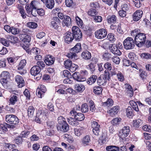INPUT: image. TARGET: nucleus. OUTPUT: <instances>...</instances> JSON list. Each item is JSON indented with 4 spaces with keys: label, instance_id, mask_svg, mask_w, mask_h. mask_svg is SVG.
<instances>
[{
    "label": "nucleus",
    "instance_id": "obj_22",
    "mask_svg": "<svg viewBox=\"0 0 151 151\" xmlns=\"http://www.w3.org/2000/svg\"><path fill=\"white\" fill-rule=\"evenodd\" d=\"M91 127L93 129V132H99L101 127L97 122L94 121L91 123Z\"/></svg>",
    "mask_w": 151,
    "mask_h": 151
},
{
    "label": "nucleus",
    "instance_id": "obj_64",
    "mask_svg": "<svg viewBox=\"0 0 151 151\" xmlns=\"http://www.w3.org/2000/svg\"><path fill=\"white\" fill-rule=\"evenodd\" d=\"M142 129L145 131L151 132V126L150 125H145L144 126Z\"/></svg>",
    "mask_w": 151,
    "mask_h": 151
},
{
    "label": "nucleus",
    "instance_id": "obj_61",
    "mask_svg": "<svg viewBox=\"0 0 151 151\" xmlns=\"http://www.w3.org/2000/svg\"><path fill=\"white\" fill-rule=\"evenodd\" d=\"M87 68L92 73H93L95 70V65L92 63H90V64L87 65Z\"/></svg>",
    "mask_w": 151,
    "mask_h": 151
},
{
    "label": "nucleus",
    "instance_id": "obj_53",
    "mask_svg": "<svg viewBox=\"0 0 151 151\" xmlns=\"http://www.w3.org/2000/svg\"><path fill=\"white\" fill-rule=\"evenodd\" d=\"M143 123V121L140 119L135 120L134 122V126L136 128L138 127Z\"/></svg>",
    "mask_w": 151,
    "mask_h": 151
},
{
    "label": "nucleus",
    "instance_id": "obj_34",
    "mask_svg": "<svg viewBox=\"0 0 151 151\" xmlns=\"http://www.w3.org/2000/svg\"><path fill=\"white\" fill-rule=\"evenodd\" d=\"M9 79L1 78L0 82L3 86L5 88H7L9 86Z\"/></svg>",
    "mask_w": 151,
    "mask_h": 151
},
{
    "label": "nucleus",
    "instance_id": "obj_45",
    "mask_svg": "<svg viewBox=\"0 0 151 151\" xmlns=\"http://www.w3.org/2000/svg\"><path fill=\"white\" fill-rule=\"evenodd\" d=\"M27 26L30 28L35 29L38 25L37 23L34 22H29L27 23Z\"/></svg>",
    "mask_w": 151,
    "mask_h": 151
},
{
    "label": "nucleus",
    "instance_id": "obj_52",
    "mask_svg": "<svg viewBox=\"0 0 151 151\" xmlns=\"http://www.w3.org/2000/svg\"><path fill=\"white\" fill-rule=\"evenodd\" d=\"M98 13L97 12L95 9L91 8L88 12V14L89 15L91 16H94Z\"/></svg>",
    "mask_w": 151,
    "mask_h": 151
},
{
    "label": "nucleus",
    "instance_id": "obj_18",
    "mask_svg": "<svg viewBox=\"0 0 151 151\" xmlns=\"http://www.w3.org/2000/svg\"><path fill=\"white\" fill-rule=\"evenodd\" d=\"M129 103L133 109L136 111H139L138 105L139 106L143 105V104L139 101H137L136 103L134 101L132 100L130 101Z\"/></svg>",
    "mask_w": 151,
    "mask_h": 151
},
{
    "label": "nucleus",
    "instance_id": "obj_15",
    "mask_svg": "<svg viewBox=\"0 0 151 151\" xmlns=\"http://www.w3.org/2000/svg\"><path fill=\"white\" fill-rule=\"evenodd\" d=\"M44 60L47 65H50L54 63L55 59L52 56L48 55L45 57Z\"/></svg>",
    "mask_w": 151,
    "mask_h": 151
},
{
    "label": "nucleus",
    "instance_id": "obj_39",
    "mask_svg": "<svg viewBox=\"0 0 151 151\" xmlns=\"http://www.w3.org/2000/svg\"><path fill=\"white\" fill-rule=\"evenodd\" d=\"M117 17L114 15L108 17L107 18V22L108 23L112 24L115 23L116 22Z\"/></svg>",
    "mask_w": 151,
    "mask_h": 151
},
{
    "label": "nucleus",
    "instance_id": "obj_55",
    "mask_svg": "<svg viewBox=\"0 0 151 151\" xmlns=\"http://www.w3.org/2000/svg\"><path fill=\"white\" fill-rule=\"evenodd\" d=\"M25 9L27 12L28 14H31L33 15L32 14L33 9L31 6V5L27 4L25 7Z\"/></svg>",
    "mask_w": 151,
    "mask_h": 151
},
{
    "label": "nucleus",
    "instance_id": "obj_19",
    "mask_svg": "<svg viewBox=\"0 0 151 151\" xmlns=\"http://www.w3.org/2000/svg\"><path fill=\"white\" fill-rule=\"evenodd\" d=\"M20 39L25 44L27 45L30 41L31 37L29 35L26 34H22L21 36Z\"/></svg>",
    "mask_w": 151,
    "mask_h": 151
},
{
    "label": "nucleus",
    "instance_id": "obj_26",
    "mask_svg": "<svg viewBox=\"0 0 151 151\" xmlns=\"http://www.w3.org/2000/svg\"><path fill=\"white\" fill-rule=\"evenodd\" d=\"M129 133H118V135L120 138V142L124 143L126 140L125 138L127 136Z\"/></svg>",
    "mask_w": 151,
    "mask_h": 151
},
{
    "label": "nucleus",
    "instance_id": "obj_63",
    "mask_svg": "<svg viewBox=\"0 0 151 151\" xmlns=\"http://www.w3.org/2000/svg\"><path fill=\"white\" fill-rule=\"evenodd\" d=\"M64 64L66 68L68 69L72 63L70 60H67L64 61Z\"/></svg>",
    "mask_w": 151,
    "mask_h": 151
},
{
    "label": "nucleus",
    "instance_id": "obj_6",
    "mask_svg": "<svg viewBox=\"0 0 151 151\" xmlns=\"http://www.w3.org/2000/svg\"><path fill=\"white\" fill-rule=\"evenodd\" d=\"M104 74L103 76H101L98 78L97 82L99 86L104 85L107 81V80H109L110 79L109 73L108 71H104Z\"/></svg>",
    "mask_w": 151,
    "mask_h": 151
},
{
    "label": "nucleus",
    "instance_id": "obj_21",
    "mask_svg": "<svg viewBox=\"0 0 151 151\" xmlns=\"http://www.w3.org/2000/svg\"><path fill=\"white\" fill-rule=\"evenodd\" d=\"M74 39V36H73V33L70 32H66L65 38V41L68 43L72 41Z\"/></svg>",
    "mask_w": 151,
    "mask_h": 151
},
{
    "label": "nucleus",
    "instance_id": "obj_57",
    "mask_svg": "<svg viewBox=\"0 0 151 151\" xmlns=\"http://www.w3.org/2000/svg\"><path fill=\"white\" fill-rule=\"evenodd\" d=\"M122 10L126 12L128 11L129 8V4L127 3H124L121 6Z\"/></svg>",
    "mask_w": 151,
    "mask_h": 151
},
{
    "label": "nucleus",
    "instance_id": "obj_12",
    "mask_svg": "<svg viewBox=\"0 0 151 151\" xmlns=\"http://www.w3.org/2000/svg\"><path fill=\"white\" fill-rule=\"evenodd\" d=\"M109 49L110 51L114 54L120 55L122 54L120 50L117 47L115 44L110 45L109 46Z\"/></svg>",
    "mask_w": 151,
    "mask_h": 151
},
{
    "label": "nucleus",
    "instance_id": "obj_20",
    "mask_svg": "<svg viewBox=\"0 0 151 151\" xmlns=\"http://www.w3.org/2000/svg\"><path fill=\"white\" fill-rule=\"evenodd\" d=\"M41 68L40 67L35 65L30 70V73L32 75L35 76L38 74L40 72Z\"/></svg>",
    "mask_w": 151,
    "mask_h": 151
},
{
    "label": "nucleus",
    "instance_id": "obj_41",
    "mask_svg": "<svg viewBox=\"0 0 151 151\" xmlns=\"http://www.w3.org/2000/svg\"><path fill=\"white\" fill-rule=\"evenodd\" d=\"M102 89L101 87L96 86L94 87L93 92L95 94L99 95L102 93Z\"/></svg>",
    "mask_w": 151,
    "mask_h": 151
},
{
    "label": "nucleus",
    "instance_id": "obj_16",
    "mask_svg": "<svg viewBox=\"0 0 151 151\" xmlns=\"http://www.w3.org/2000/svg\"><path fill=\"white\" fill-rule=\"evenodd\" d=\"M15 81L18 84L19 88H22L24 86V81L23 78L19 75H17L15 78Z\"/></svg>",
    "mask_w": 151,
    "mask_h": 151
},
{
    "label": "nucleus",
    "instance_id": "obj_35",
    "mask_svg": "<svg viewBox=\"0 0 151 151\" xmlns=\"http://www.w3.org/2000/svg\"><path fill=\"white\" fill-rule=\"evenodd\" d=\"M99 137V139L101 141V142L104 143L106 142L107 139L106 133H100Z\"/></svg>",
    "mask_w": 151,
    "mask_h": 151
},
{
    "label": "nucleus",
    "instance_id": "obj_13",
    "mask_svg": "<svg viewBox=\"0 0 151 151\" xmlns=\"http://www.w3.org/2000/svg\"><path fill=\"white\" fill-rule=\"evenodd\" d=\"M143 11L141 9L138 10L134 12L133 15V20L134 21L139 20L142 17Z\"/></svg>",
    "mask_w": 151,
    "mask_h": 151
},
{
    "label": "nucleus",
    "instance_id": "obj_44",
    "mask_svg": "<svg viewBox=\"0 0 151 151\" xmlns=\"http://www.w3.org/2000/svg\"><path fill=\"white\" fill-rule=\"evenodd\" d=\"M67 56L69 58L73 59V60L78 59V57L76 53L74 52H71L70 50V52L68 53Z\"/></svg>",
    "mask_w": 151,
    "mask_h": 151
},
{
    "label": "nucleus",
    "instance_id": "obj_29",
    "mask_svg": "<svg viewBox=\"0 0 151 151\" xmlns=\"http://www.w3.org/2000/svg\"><path fill=\"white\" fill-rule=\"evenodd\" d=\"M18 101V97L15 95L11 96L9 100V105H14Z\"/></svg>",
    "mask_w": 151,
    "mask_h": 151
},
{
    "label": "nucleus",
    "instance_id": "obj_24",
    "mask_svg": "<svg viewBox=\"0 0 151 151\" xmlns=\"http://www.w3.org/2000/svg\"><path fill=\"white\" fill-rule=\"evenodd\" d=\"M7 127L8 128H9L11 129L12 128V129L15 128L14 126L9 124L6 123V125L1 124L0 125V131H1V132H4V131L6 132L8 130Z\"/></svg>",
    "mask_w": 151,
    "mask_h": 151
},
{
    "label": "nucleus",
    "instance_id": "obj_33",
    "mask_svg": "<svg viewBox=\"0 0 151 151\" xmlns=\"http://www.w3.org/2000/svg\"><path fill=\"white\" fill-rule=\"evenodd\" d=\"M82 58L86 60H89L91 57V54L90 52L86 51L82 52L81 54Z\"/></svg>",
    "mask_w": 151,
    "mask_h": 151
},
{
    "label": "nucleus",
    "instance_id": "obj_3",
    "mask_svg": "<svg viewBox=\"0 0 151 151\" xmlns=\"http://www.w3.org/2000/svg\"><path fill=\"white\" fill-rule=\"evenodd\" d=\"M50 114L47 109H39L36 113L35 120L36 122L41 123L44 122L47 118V115Z\"/></svg>",
    "mask_w": 151,
    "mask_h": 151
},
{
    "label": "nucleus",
    "instance_id": "obj_56",
    "mask_svg": "<svg viewBox=\"0 0 151 151\" xmlns=\"http://www.w3.org/2000/svg\"><path fill=\"white\" fill-rule=\"evenodd\" d=\"M89 105L90 111L92 112L95 111L96 108L94 102L92 100L90 101L89 102Z\"/></svg>",
    "mask_w": 151,
    "mask_h": 151
},
{
    "label": "nucleus",
    "instance_id": "obj_32",
    "mask_svg": "<svg viewBox=\"0 0 151 151\" xmlns=\"http://www.w3.org/2000/svg\"><path fill=\"white\" fill-rule=\"evenodd\" d=\"M30 4L31 5V6L32 7L33 9L36 10L40 7V3L37 1H32Z\"/></svg>",
    "mask_w": 151,
    "mask_h": 151
},
{
    "label": "nucleus",
    "instance_id": "obj_58",
    "mask_svg": "<svg viewBox=\"0 0 151 151\" xmlns=\"http://www.w3.org/2000/svg\"><path fill=\"white\" fill-rule=\"evenodd\" d=\"M10 32H11L13 35L18 34L19 32V30L18 28L14 27H11Z\"/></svg>",
    "mask_w": 151,
    "mask_h": 151
},
{
    "label": "nucleus",
    "instance_id": "obj_59",
    "mask_svg": "<svg viewBox=\"0 0 151 151\" xmlns=\"http://www.w3.org/2000/svg\"><path fill=\"white\" fill-rule=\"evenodd\" d=\"M107 38L108 40L112 42H113L115 40L114 35L111 33H110L108 35Z\"/></svg>",
    "mask_w": 151,
    "mask_h": 151
},
{
    "label": "nucleus",
    "instance_id": "obj_28",
    "mask_svg": "<svg viewBox=\"0 0 151 151\" xmlns=\"http://www.w3.org/2000/svg\"><path fill=\"white\" fill-rule=\"evenodd\" d=\"M72 76L74 79L78 81H81L83 80V78L79 73L75 72L72 75Z\"/></svg>",
    "mask_w": 151,
    "mask_h": 151
},
{
    "label": "nucleus",
    "instance_id": "obj_1",
    "mask_svg": "<svg viewBox=\"0 0 151 151\" xmlns=\"http://www.w3.org/2000/svg\"><path fill=\"white\" fill-rule=\"evenodd\" d=\"M72 116H74L75 119L71 117L67 118V121L69 124L73 126H76L78 124V121H82L85 119L84 115L81 113H78L74 111H71L69 114Z\"/></svg>",
    "mask_w": 151,
    "mask_h": 151
},
{
    "label": "nucleus",
    "instance_id": "obj_38",
    "mask_svg": "<svg viewBox=\"0 0 151 151\" xmlns=\"http://www.w3.org/2000/svg\"><path fill=\"white\" fill-rule=\"evenodd\" d=\"M64 22L65 24L64 26L68 27L71 24V18L70 17L66 16L64 17Z\"/></svg>",
    "mask_w": 151,
    "mask_h": 151
},
{
    "label": "nucleus",
    "instance_id": "obj_5",
    "mask_svg": "<svg viewBox=\"0 0 151 151\" xmlns=\"http://www.w3.org/2000/svg\"><path fill=\"white\" fill-rule=\"evenodd\" d=\"M123 45L124 49L127 50L132 49L135 46L134 40L130 37H127L123 41Z\"/></svg>",
    "mask_w": 151,
    "mask_h": 151
},
{
    "label": "nucleus",
    "instance_id": "obj_25",
    "mask_svg": "<svg viewBox=\"0 0 151 151\" xmlns=\"http://www.w3.org/2000/svg\"><path fill=\"white\" fill-rule=\"evenodd\" d=\"M81 50V47L80 43H78L75 46L70 49L71 52H74L76 53L80 52Z\"/></svg>",
    "mask_w": 151,
    "mask_h": 151
},
{
    "label": "nucleus",
    "instance_id": "obj_40",
    "mask_svg": "<svg viewBox=\"0 0 151 151\" xmlns=\"http://www.w3.org/2000/svg\"><path fill=\"white\" fill-rule=\"evenodd\" d=\"M91 141L89 136L88 135L85 136L83 139L82 143L84 146H87L89 145V143Z\"/></svg>",
    "mask_w": 151,
    "mask_h": 151
},
{
    "label": "nucleus",
    "instance_id": "obj_4",
    "mask_svg": "<svg viewBox=\"0 0 151 151\" xmlns=\"http://www.w3.org/2000/svg\"><path fill=\"white\" fill-rule=\"evenodd\" d=\"M146 39V35L141 33L137 35L135 37L134 41L136 45L139 47H140L145 43Z\"/></svg>",
    "mask_w": 151,
    "mask_h": 151
},
{
    "label": "nucleus",
    "instance_id": "obj_36",
    "mask_svg": "<svg viewBox=\"0 0 151 151\" xmlns=\"http://www.w3.org/2000/svg\"><path fill=\"white\" fill-rule=\"evenodd\" d=\"M7 38L10 42L12 43L15 44L18 41V38L16 37H14L13 36L8 35Z\"/></svg>",
    "mask_w": 151,
    "mask_h": 151
},
{
    "label": "nucleus",
    "instance_id": "obj_50",
    "mask_svg": "<svg viewBox=\"0 0 151 151\" xmlns=\"http://www.w3.org/2000/svg\"><path fill=\"white\" fill-rule=\"evenodd\" d=\"M88 106L86 103L82 104L81 107V110L83 113H86L88 111Z\"/></svg>",
    "mask_w": 151,
    "mask_h": 151
},
{
    "label": "nucleus",
    "instance_id": "obj_17",
    "mask_svg": "<svg viewBox=\"0 0 151 151\" xmlns=\"http://www.w3.org/2000/svg\"><path fill=\"white\" fill-rule=\"evenodd\" d=\"M119 110V106H116L111 108L107 112L109 114L110 116H113L117 114Z\"/></svg>",
    "mask_w": 151,
    "mask_h": 151
},
{
    "label": "nucleus",
    "instance_id": "obj_7",
    "mask_svg": "<svg viewBox=\"0 0 151 151\" xmlns=\"http://www.w3.org/2000/svg\"><path fill=\"white\" fill-rule=\"evenodd\" d=\"M74 39L76 41H80L82 37V35L79 28L76 26H73L72 28Z\"/></svg>",
    "mask_w": 151,
    "mask_h": 151
},
{
    "label": "nucleus",
    "instance_id": "obj_54",
    "mask_svg": "<svg viewBox=\"0 0 151 151\" xmlns=\"http://www.w3.org/2000/svg\"><path fill=\"white\" fill-rule=\"evenodd\" d=\"M111 58V54L107 51H105L103 55V58L104 60H108Z\"/></svg>",
    "mask_w": 151,
    "mask_h": 151
},
{
    "label": "nucleus",
    "instance_id": "obj_23",
    "mask_svg": "<svg viewBox=\"0 0 151 151\" xmlns=\"http://www.w3.org/2000/svg\"><path fill=\"white\" fill-rule=\"evenodd\" d=\"M85 86L82 84H76L74 86V89L78 92H82L85 89Z\"/></svg>",
    "mask_w": 151,
    "mask_h": 151
},
{
    "label": "nucleus",
    "instance_id": "obj_51",
    "mask_svg": "<svg viewBox=\"0 0 151 151\" xmlns=\"http://www.w3.org/2000/svg\"><path fill=\"white\" fill-rule=\"evenodd\" d=\"M125 86L127 89L130 91V96L131 97H132L133 95L134 91L131 86L128 84L126 83L125 84Z\"/></svg>",
    "mask_w": 151,
    "mask_h": 151
},
{
    "label": "nucleus",
    "instance_id": "obj_10",
    "mask_svg": "<svg viewBox=\"0 0 151 151\" xmlns=\"http://www.w3.org/2000/svg\"><path fill=\"white\" fill-rule=\"evenodd\" d=\"M47 91L45 86L42 85L39 86L36 91V95L40 98L44 96V93Z\"/></svg>",
    "mask_w": 151,
    "mask_h": 151
},
{
    "label": "nucleus",
    "instance_id": "obj_48",
    "mask_svg": "<svg viewBox=\"0 0 151 151\" xmlns=\"http://www.w3.org/2000/svg\"><path fill=\"white\" fill-rule=\"evenodd\" d=\"M35 109L33 106H30L28 107V116L32 117L33 115Z\"/></svg>",
    "mask_w": 151,
    "mask_h": 151
},
{
    "label": "nucleus",
    "instance_id": "obj_60",
    "mask_svg": "<svg viewBox=\"0 0 151 151\" xmlns=\"http://www.w3.org/2000/svg\"><path fill=\"white\" fill-rule=\"evenodd\" d=\"M141 57L144 59H147L151 58V55L147 53H144L141 54Z\"/></svg>",
    "mask_w": 151,
    "mask_h": 151
},
{
    "label": "nucleus",
    "instance_id": "obj_8",
    "mask_svg": "<svg viewBox=\"0 0 151 151\" xmlns=\"http://www.w3.org/2000/svg\"><path fill=\"white\" fill-rule=\"evenodd\" d=\"M6 121L12 124H16L19 122V119L17 117L13 115H7L5 117Z\"/></svg>",
    "mask_w": 151,
    "mask_h": 151
},
{
    "label": "nucleus",
    "instance_id": "obj_42",
    "mask_svg": "<svg viewBox=\"0 0 151 151\" xmlns=\"http://www.w3.org/2000/svg\"><path fill=\"white\" fill-rule=\"evenodd\" d=\"M106 150L107 151H118L119 150V148L116 146H109L106 147Z\"/></svg>",
    "mask_w": 151,
    "mask_h": 151
},
{
    "label": "nucleus",
    "instance_id": "obj_46",
    "mask_svg": "<svg viewBox=\"0 0 151 151\" xmlns=\"http://www.w3.org/2000/svg\"><path fill=\"white\" fill-rule=\"evenodd\" d=\"M122 121V119L120 117L114 118L111 121V123L114 125L119 124Z\"/></svg>",
    "mask_w": 151,
    "mask_h": 151
},
{
    "label": "nucleus",
    "instance_id": "obj_11",
    "mask_svg": "<svg viewBox=\"0 0 151 151\" xmlns=\"http://www.w3.org/2000/svg\"><path fill=\"white\" fill-rule=\"evenodd\" d=\"M26 63V60L23 59L21 60L18 65L17 69L19 70L17 72L21 75L24 74L26 72L25 70H23Z\"/></svg>",
    "mask_w": 151,
    "mask_h": 151
},
{
    "label": "nucleus",
    "instance_id": "obj_37",
    "mask_svg": "<svg viewBox=\"0 0 151 151\" xmlns=\"http://www.w3.org/2000/svg\"><path fill=\"white\" fill-rule=\"evenodd\" d=\"M113 104V100L110 98H108L107 101L103 103L102 106L105 107H110L112 106Z\"/></svg>",
    "mask_w": 151,
    "mask_h": 151
},
{
    "label": "nucleus",
    "instance_id": "obj_43",
    "mask_svg": "<svg viewBox=\"0 0 151 151\" xmlns=\"http://www.w3.org/2000/svg\"><path fill=\"white\" fill-rule=\"evenodd\" d=\"M65 3L66 6L69 7L73 8L75 5L73 0H65Z\"/></svg>",
    "mask_w": 151,
    "mask_h": 151
},
{
    "label": "nucleus",
    "instance_id": "obj_31",
    "mask_svg": "<svg viewBox=\"0 0 151 151\" xmlns=\"http://www.w3.org/2000/svg\"><path fill=\"white\" fill-rule=\"evenodd\" d=\"M97 78V77L96 75H92L88 79L87 83L90 85H92L95 83Z\"/></svg>",
    "mask_w": 151,
    "mask_h": 151
},
{
    "label": "nucleus",
    "instance_id": "obj_2",
    "mask_svg": "<svg viewBox=\"0 0 151 151\" xmlns=\"http://www.w3.org/2000/svg\"><path fill=\"white\" fill-rule=\"evenodd\" d=\"M58 124L57 128L58 131L66 132L68 130L69 126L66 122L65 118L62 116H59L58 119Z\"/></svg>",
    "mask_w": 151,
    "mask_h": 151
},
{
    "label": "nucleus",
    "instance_id": "obj_30",
    "mask_svg": "<svg viewBox=\"0 0 151 151\" xmlns=\"http://www.w3.org/2000/svg\"><path fill=\"white\" fill-rule=\"evenodd\" d=\"M17 8L19 10V13L21 14L22 17L24 19L26 18L27 15L24 9L23 6L20 5H18L17 6Z\"/></svg>",
    "mask_w": 151,
    "mask_h": 151
},
{
    "label": "nucleus",
    "instance_id": "obj_9",
    "mask_svg": "<svg viewBox=\"0 0 151 151\" xmlns=\"http://www.w3.org/2000/svg\"><path fill=\"white\" fill-rule=\"evenodd\" d=\"M107 35L106 29H100L96 31L95 32V37L98 39H102L105 37Z\"/></svg>",
    "mask_w": 151,
    "mask_h": 151
},
{
    "label": "nucleus",
    "instance_id": "obj_14",
    "mask_svg": "<svg viewBox=\"0 0 151 151\" xmlns=\"http://www.w3.org/2000/svg\"><path fill=\"white\" fill-rule=\"evenodd\" d=\"M60 22V20L57 17H53L51 22V25L52 27L56 29L59 27V25Z\"/></svg>",
    "mask_w": 151,
    "mask_h": 151
},
{
    "label": "nucleus",
    "instance_id": "obj_49",
    "mask_svg": "<svg viewBox=\"0 0 151 151\" xmlns=\"http://www.w3.org/2000/svg\"><path fill=\"white\" fill-rule=\"evenodd\" d=\"M126 113L127 116L129 117L133 115L132 109L130 106H128L126 110Z\"/></svg>",
    "mask_w": 151,
    "mask_h": 151
},
{
    "label": "nucleus",
    "instance_id": "obj_27",
    "mask_svg": "<svg viewBox=\"0 0 151 151\" xmlns=\"http://www.w3.org/2000/svg\"><path fill=\"white\" fill-rule=\"evenodd\" d=\"M45 2L46 7L48 9H51L54 6V0H46Z\"/></svg>",
    "mask_w": 151,
    "mask_h": 151
},
{
    "label": "nucleus",
    "instance_id": "obj_47",
    "mask_svg": "<svg viewBox=\"0 0 151 151\" xmlns=\"http://www.w3.org/2000/svg\"><path fill=\"white\" fill-rule=\"evenodd\" d=\"M1 78H5L9 79V74L8 72L7 71H3L1 74Z\"/></svg>",
    "mask_w": 151,
    "mask_h": 151
},
{
    "label": "nucleus",
    "instance_id": "obj_62",
    "mask_svg": "<svg viewBox=\"0 0 151 151\" xmlns=\"http://www.w3.org/2000/svg\"><path fill=\"white\" fill-rule=\"evenodd\" d=\"M40 49L36 47L33 48L31 50V53L35 55L39 54L40 53Z\"/></svg>",
    "mask_w": 151,
    "mask_h": 151
}]
</instances>
